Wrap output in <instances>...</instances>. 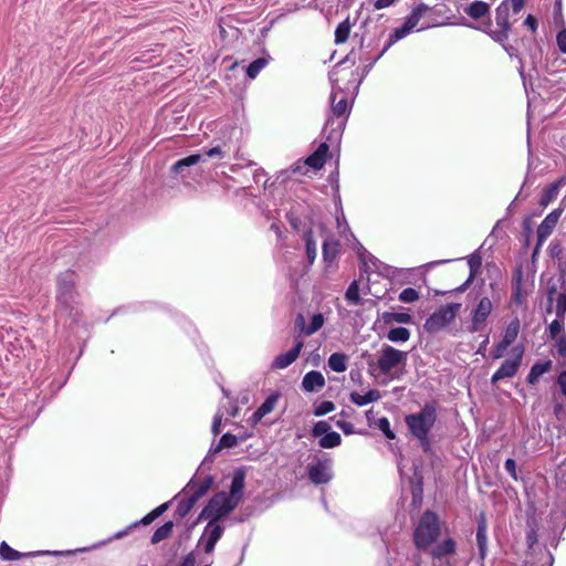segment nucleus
I'll list each match as a JSON object with an SVG mask.
<instances>
[{
	"label": "nucleus",
	"instance_id": "nucleus-1",
	"mask_svg": "<svg viewBox=\"0 0 566 566\" xmlns=\"http://www.w3.org/2000/svg\"><path fill=\"white\" fill-rule=\"evenodd\" d=\"M361 356L367 359L369 375L374 377L384 375L390 379H399L400 375L397 373V368L406 364L408 354L385 344L378 352L377 359L368 352L363 353Z\"/></svg>",
	"mask_w": 566,
	"mask_h": 566
},
{
	"label": "nucleus",
	"instance_id": "nucleus-2",
	"mask_svg": "<svg viewBox=\"0 0 566 566\" xmlns=\"http://www.w3.org/2000/svg\"><path fill=\"white\" fill-rule=\"evenodd\" d=\"M437 407L434 402H427L419 412L407 415L405 422L409 432L416 438L424 452L431 450L429 432L437 421Z\"/></svg>",
	"mask_w": 566,
	"mask_h": 566
},
{
	"label": "nucleus",
	"instance_id": "nucleus-3",
	"mask_svg": "<svg viewBox=\"0 0 566 566\" xmlns=\"http://www.w3.org/2000/svg\"><path fill=\"white\" fill-rule=\"evenodd\" d=\"M441 535V522L437 513L424 511L415 527L413 543L422 552L428 551Z\"/></svg>",
	"mask_w": 566,
	"mask_h": 566
},
{
	"label": "nucleus",
	"instance_id": "nucleus-4",
	"mask_svg": "<svg viewBox=\"0 0 566 566\" xmlns=\"http://www.w3.org/2000/svg\"><path fill=\"white\" fill-rule=\"evenodd\" d=\"M331 112L332 115L326 119L323 132L329 133L326 137L327 140L337 139L340 137L342 132L345 127V116L348 115V99L346 96H342L337 99L336 87L333 85L331 93Z\"/></svg>",
	"mask_w": 566,
	"mask_h": 566
},
{
	"label": "nucleus",
	"instance_id": "nucleus-5",
	"mask_svg": "<svg viewBox=\"0 0 566 566\" xmlns=\"http://www.w3.org/2000/svg\"><path fill=\"white\" fill-rule=\"evenodd\" d=\"M239 504L227 492L216 493L206 504L198 516V521L208 520L219 522L229 515Z\"/></svg>",
	"mask_w": 566,
	"mask_h": 566
},
{
	"label": "nucleus",
	"instance_id": "nucleus-6",
	"mask_svg": "<svg viewBox=\"0 0 566 566\" xmlns=\"http://www.w3.org/2000/svg\"><path fill=\"white\" fill-rule=\"evenodd\" d=\"M430 10V7L426 3L417 4L406 17L403 24L397 28L389 34L387 42L385 43V50H389L396 42L406 38L411 33L418 25L420 19Z\"/></svg>",
	"mask_w": 566,
	"mask_h": 566
},
{
	"label": "nucleus",
	"instance_id": "nucleus-7",
	"mask_svg": "<svg viewBox=\"0 0 566 566\" xmlns=\"http://www.w3.org/2000/svg\"><path fill=\"white\" fill-rule=\"evenodd\" d=\"M460 307L459 303L440 306L426 319L423 328L430 334L440 332L455 318Z\"/></svg>",
	"mask_w": 566,
	"mask_h": 566
},
{
	"label": "nucleus",
	"instance_id": "nucleus-8",
	"mask_svg": "<svg viewBox=\"0 0 566 566\" xmlns=\"http://www.w3.org/2000/svg\"><path fill=\"white\" fill-rule=\"evenodd\" d=\"M526 543L528 553L526 556V565L528 566H552L554 557L546 547L537 546V532L531 527L526 533Z\"/></svg>",
	"mask_w": 566,
	"mask_h": 566
},
{
	"label": "nucleus",
	"instance_id": "nucleus-9",
	"mask_svg": "<svg viewBox=\"0 0 566 566\" xmlns=\"http://www.w3.org/2000/svg\"><path fill=\"white\" fill-rule=\"evenodd\" d=\"M524 356V347L523 345H516L512 348V357L505 359L501 366L497 368V370L492 375L491 377V384L495 385L500 380L505 378H512L514 377L523 360Z\"/></svg>",
	"mask_w": 566,
	"mask_h": 566
},
{
	"label": "nucleus",
	"instance_id": "nucleus-10",
	"mask_svg": "<svg viewBox=\"0 0 566 566\" xmlns=\"http://www.w3.org/2000/svg\"><path fill=\"white\" fill-rule=\"evenodd\" d=\"M306 472L308 480L313 484H327L334 478L333 461L329 458L318 459L317 461L307 464Z\"/></svg>",
	"mask_w": 566,
	"mask_h": 566
},
{
	"label": "nucleus",
	"instance_id": "nucleus-11",
	"mask_svg": "<svg viewBox=\"0 0 566 566\" xmlns=\"http://www.w3.org/2000/svg\"><path fill=\"white\" fill-rule=\"evenodd\" d=\"M510 15V6L506 1H503L495 9V22L499 27L495 32L492 33V40L497 42L501 45H504V42L507 41L509 34L511 32V23L509 21Z\"/></svg>",
	"mask_w": 566,
	"mask_h": 566
},
{
	"label": "nucleus",
	"instance_id": "nucleus-12",
	"mask_svg": "<svg viewBox=\"0 0 566 566\" xmlns=\"http://www.w3.org/2000/svg\"><path fill=\"white\" fill-rule=\"evenodd\" d=\"M75 273L73 271H65L57 279V295L56 300L65 310L71 308L73 302Z\"/></svg>",
	"mask_w": 566,
	"mask_h": 566
},
{
	"label": "nucleus",
	"instance_id": "nucleus-13",
	"mask_svg": "<svg viewBox=\"0 0 566 566\" xmlns=\"http://www.w3.org/2000/svg\"><path fill=\"white\" fill-rule=\"evenodd\" d=\"M563 209L557 208L551 211L545 219L541 222V224L537 228V243L534 249V253H536L539 248L543 245L545 240L553 233L560 216H562Z\"/></svg>",
	"mask_w": 566,
	"mask_h": 566
},
{
	"label": "nucleus",
	"instance_id": "nucleus-14",
	"mask_svg": "<svg viewBox=\"0 0 566 566\" xmlns=\"http://www.w3.org/2000/svg\"><path fill=\"white\" fill-rule=\"evenodd\" d=\"M493 308L492 302L489 297H482L473 311L472 323L469 327L471 333L480 332L485 325V322Z\"/></svg>",
	"mask_w": 566,
	"mask_h": 566
},
{
	"label": "nucleus",
	"instance_id": "nucleus-15",
	"mask_svg": "<svg viewBox=\"0 0 566 566\" xmlns=\"http://www.w3.org/2000/svg\"><path fill=\"white\" fill-rule=\"evenodd\" d=\"M72 553L73 552H71V551H66V552H63V551H36V552L28 553V554H22V553L15 551L14 548H12L9 544H7V542H2L0 544V557L3 560H18L25 555H28V556H41V555L59 556V555H71Z\"/></svg>",
	"mask_w": 566,
	"mask_h": 566
},
{
	"label": "nucleus",
	"instance_id": "nucleus-16",
	"mask_svg": "<svg viewBox=\"0 0 566 566\" xmlns=\"http://www.w3.org/2000/svg\"><path fill=\"white\" fill-rule=\"evenodd\" d=\"M212 483L213 478L211 475L206 476L202 481H198L196 476H193L182 489L181 493L189 494L198 501L210 490Z\"/></svg>",
	"mask_w": 566,
	"mask_h": 566
},
{
	"label": "nucleus",
	"instance_id": "nucleus-17",
	"mask_svg": "<svg viewBox=\"0 0 566 566\" xmlns=\"http://www.w3.org/2000/svg\"><path fill=\"white\" fill-rule=\"evenodd\" d=\"M429 549V554L433 559H442L455 554L457 542L452 537H446L439 543L437 541Z\"/></svg>",
	"mask_w": 566,
	"mask_h": 566
},
{
	"label": "nucleus",
	"instance_id": "nucleus-18",
	"mask_svg": "<svg viewBox=\"0 0 566 566\" xmlns=\"http://www.w3.org/2000/svg\"><path fill=\"white\" fill-rule=\"evenodd\" d=\"M245 476L247 470L243 467L237 468L233 471L230 492L228 493V495L231 496V499L234 500L238 504L241 502L243 496Z\"/></svg>",
	"mask_w": 566,
	"mask_h": 566
},
{
	"label": "nucleus",
	"instance_id": "nucleus-19",
	"mask_svg": "<svg viewBox=\"0 0 566 566\" xmlns=\"http://www.w3.org/2000/svg\"><path fill=\"white\" fill-rule=\"evenodd\" d=\"M303 342L297 340L294 346L287 350L286 353L280 354L274 358L272 361V368L274 369H284L292 365L298 357L302 348H303Z\"/></svg>",
	"mask_w": 566,
	"mask_h": 566
},
{
	"label": "nucleus",
	"instance_id": "nucleus-20",
	"mask_svg": "<svg viewBox=\"0 0 566 566\" xmlns=\"http://www.w3.org/2000/svg\"><path fill=\"white\" fill-rule=\"evenodd\" d=\"M201 160L200 154H192L177 160L170 168L171 175L175 178L185 179L188 176V169L197 165Z\"/></svg>",
	"mask_w": 566,
	"mask_h": 566
},
{
	"label": "nucleus",
	"instance_id": "nucleus-21",
	"mask_svg": "<svg viewBox=\"0 0 566 566\" xmlns=\"http://www.w3.org/2000/svg\"><path fill=\"white\" fill-rule=\"evenodd\" d=\"M475 537L480 558L484 559L488 551V524L484 514L478 520Z\"/></svg>",
	"mask_w": 566,
	"mask_h": 566
},
{
	"label": "nucleus",
	"instance_id": "nucleus-22",
	"mask_svg": "<svg viewBox=\"0 0 566 566\" xmlns=\"http://www.w3.org/2000/svg\"><path fill=\"white\" fill-rule=\"evenodd\" d=\"M325 386V378L321 371L311 370L305 374L302 380V388L306 392L316 391Z\"/></svg>",
	"mask_w": 566,
	"mask_h": 566
},
{
	"label": "nucleus",
	"instance_id": "nucleus-23",
	"mask_svg": "<svg viewBox=\"0 0 566 566\" xmlns=\"http://www.w3.org/2000/svg\"><path fill=\"white\" fill-rule=\"evenodd\" d=\"M553 367V361L551 359H546L543 361L535 363L526 377V381L528 385L534 386L538 382V379L546 373H548Z\"/></svg>",
	"mask_w": 566,
	"mask_h": 566
},
{
	"label": "nucleus",
	"instance_id": "nucleus-24",
	"mask_svg": "<svg viewBox=\"0 0 566 566\" xmlns=\"http://www.w3.org/2000/svg\"><path fill=\"white\" fill-rule=\"evenodd\" d=\"M328 148L329 147L326 143H322L317 149L306 158V165L315 170L323 168Z\"/></svg>",
	"mask_w": 566,
	"mask_h": 566
},
{
	"label": "nucleus",
	"instance_id": "nucleus-25",
	"mask_svg": "<svg viewBox=\"0 0 566 566\" xmlns=\"http://www.w3.org/2000/svg\"><path fill=\"white\" fill-rule=\"evenodd\" d=\"M280 398V394H272L266 397V399L262 402V405L253 412L252 415V421L254 423L259 422L263 417H265L268 413H270L277 400Z\"/></svg>",
	"mask_w": 566,
	"mask_h": 566
},
{
	"label": "nucleus",
	"instance_id": "nucleus-26",
	"mask_svg": "<svg viewBox=\"0 0 566 566\" xmlns=\"http://www.w3.org/2000/svg\"><path fill=\"white\" fill-rule=\"evenodd\" d=\"M323 259L324 262L331 266L333 265L339 254V243L335 239H327L323 242Z\"/></svg>",
	"mask_w": 566,
	"mask_h": 566
},
{
	"label": "nucleus",
	"instance_id": "nucleus-27",
	"mask_svg": "<svg viewBox=\"0 0 566 566\" xmlns=\"http://www.w3.org/2000/svg\"><path fill=\"white\" fill-rule=\"evenodd\" d=\"M223 532L224 527L221 524H219V522L208 521V524L206 525L202 535L198 541V546L201 545V542L205 538H209L210 541L218 543Z\"/></svg>",
	"mask_w": 566,
	"mask_h": 566
},
{
	"label": "nucleus",
	"instance_id": "nucleus-28",
	"mask_svg": "<svg viewBox=\"0 0 566 566\" xmlns=\"http://www.w3.org/2000/svg\"><path fill=\"white\" fill-rule=\"evenodd\" d=\"M238 444V438L237 436L234 434H231V433H224L220 440H219V443L211 448L209 453H217L219 452L220 450L224 449V448H233ZM208 462H212V460L210 459V454H208L203 461L201 462V465L200 467H203L206 465V463Z\"/></svg>",
	"mask_w": 566,
	"mask_h": 566
},
{
	"label": "nucleus",
	"instance_id": "nucleus-29",
	"mask_svg": "<svg viewBox=\"0 0 566 566\" xmlns=\"http://www.w3.org/2000/svg\"><path fill=\"white\" fill-rule=\"evenodd\" d=\"M470 18L478 20L490 13V4L475 0L463 10Z\"/></svg>",
	"mask_w": 566,
	"mask_h": 566
},
{
	"label": "nucleus",
	"instance_id": "nucleus-30",
	"mask_svg": "<svg viewBox=\"0 0 566 566\" xmlns=\"http://www.w3.org/2000/svg\"><path fill=\"white\" fill-rule=\"evenodd\" d=\"M381 398L380 392L377 389H369L364 395L358 392L350 394V401L356 406L363 407L370 402L378 401Z\"/></svg>",
	"mask_w": 566,
	"mask_h": 566
},
{
	"label": "nucleus",
	"instance_id": "nucleus-31",
	"mask_svg": "<svg viewBox=\"0 0 566 566\" xmlns=\"http://www.w3.org/2000/svg\"><path fill=\"white\" fill-rule=\"evenodd\" d=\"M297 321L301 323V331L306 335V336H310L314 333H316L318 329L322 328L323 324H324V316L318 313V314H314L311 318V322H310V325L308 326H304V321H303V316L300 315Z\"/></svg>",
	"mask_w": 566,
	"mask_h": 566
},
{
	"label": "nucleus",
	"instance_id": "nucleus-32",
	"mask_svg": "<svg viewBox=\"0 0 566 566\" xmlns=\"http://www.w3.org/2000/svg\"><path fill=\"white\" fill-rule=\"evenodd\" d=\"M522 284H523L522 273L518 271L514 275L513 281H512V296H511L512 302L517 305L523 304V302L525 300V295L522 291Z\"/></svg>",
	"mask_w": 566,
	"mask_h": 566
},
{
	"label": "nucleus",
	"instance_id": "nucleus-33",
	"mask_svg": "<svg viewBox=\"0 0 566 566\" xmlns=\"http://www.w3.org/2000/svg\"><path fill=\"white\" fill-rule=\"evenodd\" d=\"M156 517L155 515H153V512H149L148 514H146L142 520L137 521V522H134L133 524H130L129 526H127V528L123 530V531H119L117 533H115L112 537H109L106 543L113 541V539H119L122 537H124L125 535L128 534V532L133 528H135L136 526L143 524V525H148L150 524L153 521H155ZM102 544H105V542H103Z\"/></svg>",
	"mask_w": 566,
	"mask_h": 566
},
{
	"label": "nucleus",
	"instance_id": "nucleus-34",
	"mask_svg": "<svg viewBox=\"0 0 566 566\" xmlns=\"http://www.w3.org/2000/svg\"><path fill=\"white\" fill-rule=\"evenodd\" d=\"M327 364L333 371L344 373L347 369V356L344 353H333Z\"/></svg>",
	"mask_w": 566,
	"mask_h": 566
},
{
	"label": "nucleus",
	"instance_id": "nucleus-35",
	"mask_svg": "<svg viewBox=\"0 0 566 566\" xmlns=\"http://www.w3.org/2000/svg\"><path fill=\"white\" fill-rule=\"evenodd\" d=\"M184 495L185 497L181 501H179L175 511V514L180 518L186 517L193 509L195 504L198 502L196 497H192L189 494Z\"/></svg>",
	"mask_w": 566,
	"mask_h": 566
},
{
	"label": "nucleus",
	"instance_id": "nucleus-36",
	"mask_svg": "<svg viewBox=\"0 0 566 566\" xmlns=\"http://www.w3.org/2000/svg\"><path fill=\"white\" fill-rule=\"evenodd\" d=\"M388 50H385V46L378 52L376 53L375 56H364V55H359L358 59L360 62H364L366 63L363 67V71H361V78L359 80V83L361 82V80L367 76V74L370 72V70L373 69V66L375 65V63L387 52Z\"/></svg>",
	"mask_w": 566,
	"mask_h": 566
},
{
	"label": "nucleus",
	"instance_id": "nucleus-37",
	"mask_svg": "<svg viewBox=\"0 0 566 566\" xmlns=\"http://www.w3.org/2000/svg\"><path fill=\"white\" fill-rule=\"evenodd\" d=\"M340 443H342V437L336 431H328L318 441V446L324 449L335 448V447H338Z\"/></svg>",
	"mask_w": 566,
	"mask_h": 566
},
{
	"label": "nucleus",
	"instance_id": "nucleus-38",
	"mask_svg": "<svg viewBox=\"0 0 566 566\" xmlns=\"http://www.w3.org/2000/svg\"><path fill=\"white\" fill-rule=\"evenodd\" d=\"M410 338V331L406 327H394L389 329L387 339L392 343H405Z\"/></svg>",
	"mask_w": 566,
	"mask_h": 566
},
{
	"label": "nucleus",
	"instance_id": "nucleus-39",
	"mask_svg": "<svg viewBox=\"0 0 566 566\" xmlns=\"http://www.w3.org/2000/svg\"><path fill=\"white\" fill-rule=\"evenodd\" d=\"M172 528H174V523L171 521L164 523L151 535V543L157 544V543L168 538L172 533Z\"/></svg>",
	"mask_w": 566,
	"mask_h": 566
},
{
	"label": "nucleus",
	"instance_id": "nucleus-40",
	"mask_svg": "<svg viewBox=\"0 0 566 566\" xmlns=\"http://www.w3.org/2000/svg\"><path fill=\"white\" fill-rule=\"evenodd\" d=\"M520 333V321L518 318L512 319L505 328L502 340L512 345Z\"/></svg>",
	"mask_w": 566,
	"mask_h": 566
},
{
	"label": "nucleus",
	"instance_id": "nucleus-41",
	"mask_svg": "<svg viewBox=\"0 0 566 566\" xmlns=\"http://www.w3.org/2000/svg\"><path fill=\"white\" fill-rule=\"evenodd\" d=\"M345 298L350 305H361L363 300L359 295V285L357 281H353L346 290Z\"/></svg>",
	"mask_w": 566,
	"mask_h": 566
},
{
	"label": "nucleus",
	"instance_id": "nucleus-42",
	"mask_svg": "<svg viewBox=\"0 0 566 566\" xmlns=\"http://www.w3.org/2000/svg\"><path fill=\"white\" fill-rule=\"evenodd\" d=\"M382 318L387 324L392 322L410 324L412 322V316L409 313L386 312L384 313Z\"/></svg>",
	"mask_w": 566,
	"mask_h": 566
},
{
	"label": "nucleus",
	"instance_id": "nucleus-43",
	"mask_svg": "<svg viewBox=\"0 0 566 566\" xmlns=\"http://www.w3.org/2000/svg\"><path fill=\"white\" fill-rule=\"evenodd\" d=\"M304 241H305L306 258L308 260V263L313 264L316 259V241L313 238V234L311 231H307L304 234Z\"/></svg>",
	"mask_w": 566,
	"mask_h": 566
},
{
	"label": "nucleus",
	"instance_id": "nucleus-44",
	"mask_svg": "<svg viewBox=\"0 0 566 566\" xmlns=\"http://www.w3.org/2000/svg\"><path fill=\"white\" fill-rule=\"evenodd\" d=\"M358 256L364 266L366 268L365 272H367L368 269L373 270L378 264H380V261L363 247H360V249L358 250Z\"/></svg>",
	"mask_w": 566,
	"mask_h": 566
},
{
	"label": "nucleus",
	"instance_id": "nucleus-45",
	"mask_svg": "<svg viewBox=\"0 0 566 566\" xmlns=\"http://www.w3.org/2000/svg\"><path fill=\"white\" fill-rule=\"evenodd\" d=\"M269 60L265 57H258L251 62L247 67V75L250 78H255L259 73L268 65Z\"/></svg>",
	"mask_w": 566,
	"mask_h": 566
},
{
	"label": "nucleus",
	"instance_id": "nucleus-46",
	"mask_svg": "<svg viewBox=\"0 0 566 566\" xmlns=\"http://www.w3.org/2000/svg\"><path fill=\"white\" fill-rule=\"evenodd\" d=\"M349 32H350V24H349L348 20L340 22L335 30V43L336 44L344 43L348 39Z\"/></svg>",
	"mask_w": 566,
	"mask_h": 566
},
{
	"label": "nucleus",
	"instance_id": "nucleus-47",
	"mask_svg": "<svg viewBox=\"0 0 566 566\" xmlns=\"http://www.w3.org/2000/svg\"><path fill=\"white\" fill-rule=\"evenodd\" d=\"M380 35L374 39H369L368 41L364 38L361 40L360 49H359V55L364 56H375L376 54H373V50L378 46Z\"/></svg>",
	"mask_w": 566,
	"mask_h": 566
},
{
	"label": "nucleus",
	"instance_id": "nucleus-48",
	"mask_svg": "<svg viewBox=\"0 0 566 566\" xmlns=\"http://www.w3.org/2000/svg\"><path fill=\"white\" fill-rule=\"evenodd\" d=\"M420 297L419 292L413 287H407L402 290L398 296V300L402 303H413Z\"/></svg>",
	"mask_w": 566,
	"mask_h": 566
},
{
	"label": "nucleus",
	"instance_id": "nucleus-49",
	"mask_svg": "<svg viewBox=\"0 0 566 566\" xmlns=\"http://www.w3.org/2000/svg\"><path fill=\"white\" fill-rule=\"evenodd\" d=\"M373 271L377 272L382 277L392 279L398 272V269L387 265L380 261V264L374 268Z\"/></svg>",
	"mask_w": 566,
	"mask_h": 566
},
{
	"label": "nucleus",
	"instance_id": "nucleus-50",
	"mask_svg": "<svg viewBox=\"0 0 566 566\" xmlns=\"http://www.w3.org/2000/svg\"><path fill=\"white\" fill-rule=\"evenodd\" d=\"M334 409H335L334 402H332L329 400H324L315 406L313 413L316 417H322V416H325V415L332 412Z\"/></svg>",
	"mask_w": 566,
	"mask_h": 566
},
{
	"label": "nucleus",
	"instance_id": "nucleus-51",
	"mask_svg": "<svg viewBox=\"0 0 566 566\" xmlns=\"http://www.w3.org/2000/svg\"><path fill=\"white\" fill-rule=\"evenodd\" d=\"M556 318L565 319L566 315V294L559 293L555 306Z\"/></svg>",
	"mask_w": 566,
	"mask_h": 566
},
{
	"label": "nucleus",
	"instance_id": "nucleus-52",
	"mask_svg": "<svg viewBox=\"0 0 566 566\" xmlns=\"http://www.w3.org/2000/svg\"><path fill=\"white\" fill-rule=\"evenodd\" d=\"M378 429L385 434V437L389 440L395 439V432L390 428V421L386 417H381L377 421Z\"/></svg>",
	"mask_w": 566,
	"mask_h": 566
},
{
	"label": "nucleus",
	"instance_id": "nucleus-53",
	"mask_svg": "<svg viewBox=\"0 0 566 566\" xmlns=\"http://www.w3.org/2000/svg\"><path fill=\"white\" fill-rule=\"evenodd\" d=\"M331 430V426L328 424L327 421H324V420H321V421H317L313 429H312V434L314 437H323L325 436L328 431Z\"/></svg>",
	"mask_w": 566,
	"mask_h": 566
},
{
	"label": "nucleus",
	"instance_id": "nucleus-54",
	"mask_svg": "<svg viewBox=\"0 0 566 566\" xmlns=\"http://www.w3.org/2000/svg\"><path fill=\"white\" fill-rule=\"evenodd\" d=\"M564 321L555 318L548 326V333L551 338H556L564 328Z\"/></svg>",
	"mask_w": 566,
	"mask_h": 566
},
{
	"label": "nucleus",
	"instance_id": "nucleus-55",
	"mask_svg": "<svg viewBox=\"0 0 566 566\" xmlns=\"http://www.w3.org/2000/svg\"><path fill=\"white\" fill-rule=\"evenodd\" d=\"M557 191H558V185L557 184L551 185L545 190V193L543 195V197L541 199V203L546 205L549 200H552L557 195Z\"/></svg>",
	"mask_w": 566,
	"mask_h": 566
},
{
	"label": "nucleus",
	"instance_id": "nucleus-56",
	"mask_svg": "<svg viewBox=\"0 0 566 566\" xmlns=\"http://www.w3.org/2000/svg\"><path fill=\"white\" fill-rule=\"evenodd\" d=\"M509 344L501 340L499 344H496L492 352V358L493 359H500L504 356V353L509 348Z\"/></svg>",
	"mask_w": 566,
	"mask_h": 566
},
{
	"label": "nucleus",
	"instance_id": "nucleus-57",
	"mask_svg": "<svg viewBox=\"0 0 566 566\" xmlns=\"http://www.w3.org/2000/svg\"><path fill=\"white\" fill-rule=\"evenodd\" d=\"M505 471L510 474L512 479L517 480V471H516V462L514 459L509 458L504 463Z\"/></svg>",
	"mask_w": 566,
	"mask_h": 566
},
{
	"label": "nucleus",
	"instance_id": "nucleus-58",
	"mask_svg": "<svg viewBox=\"0 0 566 566\" xmlns=\"http://www.w3.org/2000/svg\"><path fill=\"white\" fill-rule=\"evenodd\" d=\"M481 256L478 254V253H474L470 256V259L468 260V264H469V268H470V271L472 275H474V273L476 272V270L481 266Z\"/></svg>",
	"mask_w": 566,
	"mask_h": 566
},
{
	"label": "nucleus",
	"instance_id": "nucleus-59",
	"mask_svg": "<svg viewBox=\"0 0 566 566\" xmlns=\"http://www.w3.org/2000/svg\"><path fill=\"white\" fill-rule=\"evenodd\" d=\"M549 255L553 259H562L563 255V247L558 242H552L549 244Z\"/></svg>",
	"mask_w": 566,
	"mask_h": 566
},
{
	"label": "nucleus",
	"instance_id": "nucleus-60",
	"mask_svg": "<svg viewBox=\"0 0 566 566\" xmlns=\"http://www.w3.org/2000/svg\"><path fill=\"white\" fill-rule=\"evenodd\" d=\"M556 42L559 51L566 54V29H563L557 33Z\"/></svg>",
	"mask_w": 566,
	"mask_h": 566
},
{
	"label": "nucleus",
	"instance_id": "nucleus-61",
	"mask_svg": "<svg viewBox=\"0 0 566 566\" xmlns=\"http://www.w3.org/2000/svg\"><path fill=\"white\" fill-rule=\"evenodd\" d=\"M556 384L560 389L562 395L566 399V370H563L556 379Z\"/></svg>",
	"mask_w": 566,
	"mask_h": 566
},
{
	"label": "nucleus",
	"instance_id": "nucleus-62",
	"mask_svg": "<svg viewBox=\"0 0 566 566\" xmlns=\"http://www.w3.org/2000/svg\"><path fill=\"white\" fill-rule=\"evenodd\" d=\"M196 565V555L193 552L188 553L182 560L178 564V566H195Z\"/></svg>",
	"mask_w": 566,
	"mask_h": 566
},
{
	"label": "nucleus",
	"instance_id": "nucleus-63",
	"mask_svg": "<svg viewBox=\"0 0 566 566\" xmlns=\"http://www.w3.org/2000/svg\"><path fill=\"white\" fill-rule=\"evenodd\" d=\"M556 348L560 356L566 357V336L559 337L556 343Z\"/></svg>",
	"mask_w": 566,
	"mask_h": 566
},
{
	"label": "nucleus",
	"instance_id": "nucleus-64",
	"mask_svg": "<svg viewBox=\"0 0 566 566\" xmlns=\"http://www.w3.org/2000/svg\"><path fill=\"white\" fill-rule=\"evenodd\" d=\"M557 479L559 481V483H565L566 484V460L563 462V464L559 467L558 471H557Z\"/></svg>",
	"mask_w": 566,
	"mask_h": 566
}]
</instances>
